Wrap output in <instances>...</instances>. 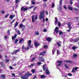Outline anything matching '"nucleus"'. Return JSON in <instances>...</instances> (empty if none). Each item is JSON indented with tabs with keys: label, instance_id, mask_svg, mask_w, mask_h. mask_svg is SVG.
<instances>
[{
	"label": "nucleus",
	"instance_id": "nucleus-3",
	"mask_svg": "<svg viewBox=\"0 0 79 79\" xmlns=\"http://www.w3.org/2000/svg\"><path fill=\"white\" fill-rule=\"evenodd\" d=\"M45 12L44 11H43L41 12H40V15L39 16V19H41L43 18V22L44 23L45 22V19H44V14Z\"/></svg>",
	"mask_w": 79,
	"mask_h": 79
},
{
	"label": "nucleus",
	"instance_id": "nucleus-9",
	"mask_svg": "<svg viewBox=\"0 0 79 79\" xmlns=\"http://www.w3.org/2000/svg\"><path fill=\"white\" fill-rule=\"evenodd\" d=\"M34 45L36 48H37V47H39L40 45V44L38 42H36L34 43Z\"/></svg>",
	"mask_w": 79,
	"mask_h": 79
},
{
	"label": "nucleus",
	"instance_id": "nucleus-22",
	"mask_svg": "<svg viewBox=\"0 0 79 79\" xmlns=\"http://www.w3.org/2000/svg\"><path fill=\"white\" fill-rule=\"evenodd\" d=\"M79 40L77 38H75L73 40V42H77Z\"/></svg>",
	"mask_w": 79,
	"mask_h": 79
},
{
	"label": "nucleus",
	"instance_id": "nucleus-20",
	"mask_svg": "<svg viewBox=\"0 0 79 79\" xmlns=\"http://www.w3.org/2000/svg\"><path fill=\"white\" fill-rule=\"evenodd\" d=\"M1 77L2 79H4L5 78V75L4 74L1 75Z\"/></svg>",
	"mask_w": 79,
	"mask_h": 79
},
{
	"label": "nucleus",
	"instance_id": "nucleus-59",
	"mask_svg": "<svg viewBox=\"0 0 79 79\" xmlns=\"http://www.w3.org/2000/svg\"><path fill=\"white\" fill-rule=\"evenodd\" d=\"M15 32H18V30L17 29H15Z\"/></svg>",
	"mask_w": 79,
	"mask_h": 79
},
{
	"label": "nucleus",
	"instance_id": "nucleus-46",
	"mask_svg": "<svg viewBox=\"0 0 79 79\" xmlns=\"http://www.w3.org/2000/svg\"><path fill=\"white\" fill-rule=\"evenodd\" d=\"M70 3L71 4H73V1H72V0H71L70 1Z\"/></svg>",
	"mask_w": 79,
	"mask_h": 79
},
{
	"label": "nucleus",
	"instance_id": "nucleus-60",
	"mask_svg": "<svg viewBox=\"0 0 79 79\" xmlns=\"http://www.w3.org/2000/svg\"><path fill=\"white\" fill-rule=\"evenodd\" d=\"M5 62L6 63H8V62H9V60H5Z\"/></svg>",
	"mask_w": 79,
	"mask_h": 79
},
{
	"label": "nucleus",
	"instance_id": "nucleus-50",
	"mask_svg": "<svg viewBox=\"0 0 79 79\" xmlns=\"http://www.w3.org/2000/svg\"><path fill=\"white\" fill-rule=\"evenodd\" d=\"M7 34L8 35H10V31L8 30L7 31Z\"/></svg>",
	"mask_w": 79,
	"mask_h": 79
},
{
	"label": "nucleus",
	"instance_id": "nucleus-52",
	"mask_svg": "<svg viewBox=\"0 0 79 79\" xmlns=\"http://www.w3.org/2000/svg\"><path fill=\"white\" fill-rule=\"evenodd\" d=\"M19 2V0H16V3H17L18 2Z\"/></svg>",
	"mask_w": 79,
	"mask_h": 79
},
{
	"label": "nucleus",
	"instance_id": "nucleus-62",
	"mask_svg": "<svg viewBox=\"0 0 79 79\" xmlns=\"http://www.w3.org/2000/svg\"><path fill=\"white\" fill-rule=\"evenodd\" d=\"M37 77L35 75L34 77L33 78V79H35V78H36Z\"/></svg>",
	"mask_w": 79,
	"mask_h": 79
},
{
	"label": "nucleus",
	"instance_id": "nucleus-33",
	"mask_svg": "<svg viewBox=\"0 0 79 79\" xmlns=\"http://www.w3.org/2000/svg\"><path fill=\"white\" fill-rule=\"evenodd\" d=\"M57 44L59 47H61V44H60V43H57Z\"/></svg>",
	"mask_w": 79,
	"mask_h": 79
},
{
	"label": "nucleus",
	"instance_id": "nucleus-15",
	"mask_svg": "<svg viewBox=\"0 0 79 79\" xmlns=\"http://www.w3.org/2000/svg\"><path fill=\"white\" fill-rule=\"evenodd\" d=\"M1 67H2V68L5 67V64L3 62H1Z\"/></svg>",
	"mask_w": 79,
	"mask_h": 79
},
{
	"label": "nucleus",
	"instance_id": "nucleus-61",
	"mask_svg": "<svg viewBox=\"0 0 79 79\" xmlns=\"http://www.w3.org/2000/svg\"><path fill=\"white\" fill-rule=\"evenodd\" d=\"M59 51L58 50H57V54L58 55V54H59Z\"/></svg>",
	"mask_w": 79,
	"mask_h": 79
},
{
	"label": "nucleus",
	"instance_id": "nucleus-29",
	"mask_svg": "<svg viewBox=\"0 0 79 79\" xmlns=\"http://www.w3.org/2000/svg\"><path fill=\"white\" fill-rule=\"evenodd\" d=\"M68 9L70 10H73V7H68Z\"/></svg>",
	"mask_w": 79,
	"mask_h": 79
},
{
	"label": "nucleus",
	"instance_id": "nucleus-45",
	"mask_svg": "<svg viewBox=\"0 0 79 79\" xmlns=\"http://www.w3.org/2000/svg\"><path fill=\"white\" fill-rule=\"evenodd\" d=\"M58 26L59 27H60L61 26V23L59 22H58Z\"/></svg>",
	"mask_w": 79,
	"mask_h": 79
},
{
	"label": "nucleus",
	"instance_id": "nucleus-18",
	"mask_svg": "<svg viewBox=\"0 0 79 79\" xmlns=\"http://www.w3.org/2000/svg\"><path fill=\"white\" fill-rule=\"evenodd\" d=\"M46 52V51H44L43 52H42L40 53V55H42V56H43V55H45V53Z\"/></svg>",
	"mask_w": 79,
	"mask_h": 79
},
{
	"label": "nucleus",
	"instance_id": "nucleus-63",
	"mask_svg": "<svg viewBox=\"0 0 79 79\" xmlns=\"http://www.w3.org/2000/svg\"><path fill=\"white\" fill-rule=\"evenodd\" d=\"M47 30L46 29H44V32H47Z\"/></svg>",
	"mask_w": 79,
	"mask_h": 79
},
{
	"label": "nucleus",
	"instance_id": "nucleus-37",
	"mask_svg": "<svg viewBox=\"0 0 79 79\" xmlns=\"http://www.w3.org/2000/svg\"><path fill=\"white\" fill-rule=\"evenodd\" d=\"M79 17H75V19H76L77 20V21H78L79 20Z\"/></svg>",
	"mask_w": 79,
	"mask_h": 79
},
{
	"label": "nucleus",
	"instance_id": "nucleus-64",
	"mask_svg": "<svg viewBox=\"0 0 79 79\" xmlns=\"http://www.w3.org/2000/svg\"><path fill=\"white\" fill-rule=\"evenodd\" d=\"M77 69H78V68L77 67H76L75 68V70H76H76H77Z\"/></svg>",
	"mask_w": 79,
	"mask_h": 79
},
{
	"label": "nucleus",
	"instance_id": "nucleus-24",
	"mask_svg": "<svg viewBox=\"0 0 79 79\" xmlns=\"http://www.w3.org/2000/svg\"><path fill=\"white\" fill-rule=\"evenodd\" d=\"M35 34L36 35H39V31H35Z\"/></svg>",
	"mask_w": 79,
	"mask_h": 79
},
{
	"label": "nucleus",
	"instance_id": "nucleus-1",
	"mask_svg": "<svg viewBox=\"0 0 79 79\" xmlns=\"http://www.w3.org/2000/svg\"><path fill=\"white\" fill-rule=\"evenodd\" d=\"M32 74L28 73H26L24 76H22L21 78L22 79H28V76H32Z\"/></svg>",
	"mask_w": 79,
	"mask_h": 79
},
{
	"label": "nucleus",
	"instance_id": "nucleus-31",
	"mask_svg": "<svg viewBox=\"0 0 79 79\" xmlns=\"http://www.w3.org/2000/svg\"><path fill=\"white\" fill-rule=\"evenodd\" d=\"M17 32L18 35H21V32H20V31L18 30Z\"/></svg>",
	"mask_w": 79,
	"mask_h": 79
},
{
	"label": "nucleus",
	"instance_id": "nucleus-11",
	"mask_svg": "<svg viewBox=\"0 0 79 79\" xmlns=\"http://www.w3.org/2000/svg\"><path fill=\"white\" fill-rule=\"evenodd\" d=\"M55 25H56L58 23V19L57 18V17H55Z\"/></svg>",
	"mask_w": 79,
	"mask_h": 79
},
{
	"label": "nucleus",
	"instance_id": "nucleus-55",
	"mask_svg": "<svg viewBox=\"0 0 79 79\" xmlns=\"http://www.w3.org/2000/svg\"><path fill=\"white\" fill-rule=\"evenodd\" d=\"M8 38V36H5L4 37V38L6 39Z\"/></svg>",
	"mask_w": 79,
	"mask_h": 79
},
{
	"label": "nucleus",
	"instance_id": "nucleus-39",
	"mask_svg": "<svg viewBox=\"0 0 79 79\" xmlns=\"http://www.w3.org/2000/svg\"><path fill=\"white\" fill-rule=\"evenodd\" d=\"M55 6V4L54 3H52V7L53 8Z\"/></svg>",
	"mask_w": 79,
	"mask_h": 79
},
{
	"label": "nucleus",
	"instance_id": "nucleus-32",
	"mask_svg": "<svg viewBox=\"0 0 79 79\" xmlns=\"http://www.w3.org/2000/svg\"><path fill=\"white\" fill-rule=\"evenodd\" d=\"M62 0H60V2L59 3L60 5H62Z\"/></svg>",
	"mask_w": 79,
	"mask_h": 79
},
{
	"label": "nucleus",
	"instance_id": "nucleus-23",
	"mask_svg": "<svg viewBox=\"0 0 79 79\" xmlns=\"http://www.w3.org/2000/svg\"><path fill=\"white\" fill-rule=\"evenodd\" d=\"M32 21L33 23L35 22V20L34 19V15H33L32 16Z\"/></svg>",
	"mask_w": 79,
	"mask_h": 79
},
{
	"label": "nucleus",
	"instance_id": "nucleus-34",
	"mask_svg": "<svg viewBox=\"0 0 79 79\" xmlns=\"http://www.w3.org/2000/svg\"><path fill=\"white\" fill-rule=\"evenodd\" d=\"M44 48L47 49V48H48V46L47 45H45L44 46Z\"/></svg>",
	"mask_w": 79,
	"mask_h": 79
},
{
	"label": "nucleus",
	"instance_id": "nucleus-35",
	"mask_svg": "<svg viewBox=\"0 0 79 79\" xmlns=\"http://www.w3.org/2000/svg\"><path fill=\"white\" fill-rule=\"evenodd\" d=\"M28 47H30V48H33V47H32V46L31 45V44L28 45Z\"/></svg>",
	"mask_w": 79,
	"mask_h": 79
},
{
	"label": "nucleus",
	"instance_id": "nucleus-5",
	"mask_svg": "<svg viewBox=\"0 0 79 79\" xmlns=\"http://www.w3.org/2000/svg\"><path fill=\"white\" fill-rule=\"evenodd\" d=\"M19 51H20V49L14 50L13 51V52H12L11 53V54H12V55H15V54H16V53H17L19 52Z\"/></svg>",
	"mask_w": 79,
	"mask_h": 79
},
{
	"label": "nucleus",
	"instance_id": "nucleus-41",
	"mask_svg": "<svg viewBox=\"0 0 79 79\" xmlns=\"http://www.w3.org/2000/svg\"><path fill=\"white\" fill-rule=\"evenodd\" d=\"M62 34H63V32L61 31H59V35H62Z\"/></svg>",
	"mask_w": 79,
	"mask_h": 79
},
{
	"label": "nucleus",
	"instance_id": "nucleus-53",
	"mask_svg": "<svg viewBox=\"0 0 79 79\" xmlns=\"http://www.w3.org/2000/svg\"><path fill=\"white\" fill-rule=\"evenodd\" d=\"M61 63H62V61H58L57 62V63H60V64H61Z\"/></svg>",
	"mask_w": 79,
	"mask_h": 79
},
{
	"label": "nucleus",
	"instance_id": "nucleus-36",
	"mask_svg": "<svg viewBox=\"0 0 79 79\" xmlns=\"http://www.w3.org/2000/svg\"><path fill=\"white\" fill-rule=\"evenodd\" d=\"M16 21V19H14L13 20L12 22H11V24H13V23L14 22V21Z\"/></svg>",
	"mask_w": 79,
	"mask_h": 79
},
{
	"label": "nucleus",
	"instance_id": "nucleus-54",
	"mask_svg": "<svg viewBox=\"0 0 79 79\" xmlns=\"http://www.w3.org/2000/svg\"><path fill=\"white\" fill-rule=\"evenodd\" d=\"M9 68L10 69H13V67L11 66H10Z\"/></svg>",
	"mask_w": 79,
	"mask_h": 79
},
{
	"label": "nucleus",
	"instance_id": "nucleus-6",
	"mask_svg": "<svg viewBox=\"0 0 79 79\" xmlns=\"http://www.w3.org/2000/svg\"><path fill=\"white\" fill-rule=\"evenodd\" d=\"M71 22L69 23L68 24V28H69V29H70V30H68V31L69 32H70V30H71Z\"/></svg>",
	"mask_w": 79,
	"mask_h": 79
},
{
	"label": "nucleus",
	"instance_id": "nucleus-42",
	"mask_svg": "<svg viewBox=\"0 0 79 79\" xmlns=\"http://www.w3.org/2000/svg\"><path fill=\"white\" fill-rule=\"evenodd\" d=\"M76 47L75 46H74V47H73V48H72V49H73V50H76Z\"/></svg>",
	"mask_w": 79,
	"mask_h": 79
},
{
	"label": "nucleus",
	"instance_id": "nucleus-13",
	"mask_svg": "<svg viewBox=\"0 0 79 79\" xmlns=\"http://www.w3.org/2000/svg\"><path fill=\"white\" fill-rule=\"evenodd\" d=\"M21 10L22 11H26V10H27V7H25L24 8V7H22L21 8Z\"/></svg>",
	"mask_w": 79,
	"mask_h": 79
},
{
	"label": "nucleus",
	"instance_id": "nucleus-40",
	"mask_svg": "<svg viewBox=\"0 0 79 79\" xmlns=\"http://www.w3.org/2000/svg\"><path fill=\"white\" fill-rule=\"evenodd\" d=\"M31 72L33 73H35V70L32 69L31 70Z\"/></svg>",
	"mask_w": 79,
	"mask_h": 79
},
{
	"label": "nucleus",
	"instance_id": "nucleus-4",
	"mask_svg": "<svg viewBox=\"0 0 79 79\" xmlns=\"http://www.w3.org/2000/svg\"><path fill=\"white\" fill-rule=\"evenodd\" d=\"M29 47H27V48H25V47H24V46L23 45L22 50L23 51V52H24L26 50H29Z\"/></svg>",
	"mask_w": 79,
	"mask_h": 79
},
{
	"label": "nucleus",
	"instance_id": "nucleus-57",
	"mask_svg": "<svg viewBox=\"0 0 79 79\" xmlns=\"http://www.w3.org/2000/svg\"><path fill=\"white\" fill-rule=\"evenodd\" d=\"M12 75L13 76H14V77H15V73H12Z\"/></svg>",
	"mask_w": 79,
	"mask_h": 79
},
{
	"label": "nucleus",
	"instance_id": "nucleus-7",
	"mask_svg": "<svg viewBox=\"0 0 79 79\" xmlns=\"http://www.w3.org/2000/svg\"><path fill=\"white\" fill-rule=\"evenodd\" d=\"M19 27H23L22 29V31H24V29H25V26H24V25L22 24H20L19 26Z\"/></svg>",
	"mask_w": 79,
	"mask_h": 79
},
{
	"label": "nucleus",
	"instance_id": "nucleus-44",
	"mask_svg": "<svg viewBox=\"0 0 79 79\" xmlns=\"http://www.w3.org/2000/svg\"><path fill=\"white\" fill-rule=\"evenodd\" d=\"M65 66L66 68V69L69 68V67H68V66H67V64H65Z\"/></svg>",
	"mask_w": 79,
	"mask_h": 79
},
{
	"label": "nucleus",
	"instance_id": "nucleus-26",
	"mask_svg": "<svg viewBox=\"0 0 79 79\" xmlns=\"http://www.w3.org/2000/svg\"><path fill=\"white\" fill-rule=\"evenodd\" d=\"M18 22H16L15 24V25H14V27H16L17 26H18Z\"/></svg>",
	"mask_w": 79,
	"mask_h": 79
},
{
	"label": "nucleus",
	"instance_id": "nucleus-10",
	"mask_svg": "<svg viewBox=\"0 0 79 79\" xmlns=\"http://www.w3.org/2000/svg\"><path fill=\"white\" fill-rule=\"evenodd\" d=\"M58 29H59V27H56L54 30V31H55L56 34H58V33L59 32V31L58 30Z\"/></svg>",
	"mask_w": 79,
	"mask_h": 79
},
{
	"label": "nucleus",
	"instance_id": "nucleus-19",
	"mask_svg": "<svg viewBox=\"0 0 79 79\" xmlns=\"http://www.w3.org/2000/svg\"><path fill=\"white\" fill-rule=\"evenodd\" d=\"M14 18V16L13 15H11L10 17H9V18L10 19H11V20L13 19V18Z\"/></svg>",
	"mask_w": 79,
	"mask_h": 79
},
{
	"label": "nucleus",
	"instance_id": "nucleus-58",
	"mask_svg": "<svg viewBox=\"0 0 79 79\" xmlns=\"http://www.w3.org/2000/svg\"><path fill=\"white\" fill-rule=\"evenodd\" d=\"M64 8L65 10H67V9L66 8V6L64 5Z\"/></svg>",
	"mask_w": 79,
	"mask_h": 79
},
{
	"label": "nucleus",
	"instance_id": "nucleus-48",
	"mask_svg": "<svg viewBox=\"0 0 79 79\" xmlns=\"http://www.w3.org/2000/svg\"><path fill=\"white\" fill-rule=\"evenodd\" d=\"M35 60V58H33L31 59V61H34Z\"/></svg>",
	"mask_w": 79,
	"mask_h": 79
},
{
	"label": "nucleus",
	"instance_id": "nucleus-51",
	"mask_svg": "<svg viewBox=\"0 0 79 79\" xmlns=\"http://www.w3.org/2000/svg\"><path fill=\"white\" fill-rule=\"evenodd\" d=\"M31 3L33 5H34L35 4V2H34V0L33 1H31Z\"/></svg>",
	"mask_w": 79,
	"mask_h": 79
},
{
	"label": "nucleus",
	"instance_id": "nucleus-49",
	"mask_svg": "<svg viewBox=\"0 0 79 79\" xmlns=\"http://www.w3.org/2000/svg\"><path fill=\"white\" fill-rule=\"evenodd\" d=\"M77 56V54H73V56L74 57H76V56Z\"/></svg>",
	"mask_w": 79,
	"mask_h": 79
},
{
	"label": "nucleus",
	"instance_id": "nucleus-16",
	"mask_svg": "<svg viewBox=\"0 0 79 79\" xmlns=\"http://www.w3.org/2000/svg\"><path fill=\"white\" fill-rule=\"evenodd\" d=\"M58 9L59 10V11H61V5H60L58 7Z\"/></svg>",
	"mask_w": 79,
	"mask_h": 79
},
{
	"label": "nucleus",
	"instance_id": "nucleus-28",
	"mask_svg": "<svg viewBox=\"0 0 79 79\" xmlns=\"http://www.w3.org/2000/svg\"><path fill=\"white\" fill-rule=\"evenodd\" d=\"M9 16V14H7L4 17L5 18H6L7 17H8Z\"/></svg>",
	"mask_w": 79,
	"mask_h": 79
},
{
	"label": "nucleus",
	"instance_id": "nucleus-43",
	"mask_svg": "<svg viewBox=\"0 0 79 79\" xmlns=\"http://www.w3.org/2000/svg\"><path fill=\"white\" fill-rule=\"evenodd\" d=\"M74 68L73 69L72 72V73H74L75 72V70L74 69Z\"/></svg>",
	"mask_w": 79,
	"mask_h": 79
},
{
	"label": "nucleus",
	"instance_id": "nucleus-56",
	"mask_svg": "<svg viewBox=\"0 0 79 79\" xmlns=\"http://www.w3.org/2000/svg\"><path fill=\"white\" fill-rule=\"evenodd\" d=\"M37 19V15H36L35 16V19L36 20V19Z\"/></svg>",
	"mask_w": 79,
	"mask_h": 79
},
{
	"label": "nucleus",
	"instance_id": "nucleus-21",
	"mask_svg": "<svg viewBox=\"0 0 79 79\" xmlns=\"http://www.w3.org/2000/svg\"><path fill=\"white\" fill-rule=\"evenodd\" d=\"M56 50V49L54 48L52 50V55H54L55 54V52Z\"/></svg>",
	"mask_w": 79,
	"mask_h": 79
},
{
	"label": "nucleus",
	"instance_id": "nucleus-14",
	"mask_svg": "<svg viewBox=\"0 0 79 79\" xmlns=\"http://www.w3.org/2000/svg\"><path fill=\"white\" fill-rule=\"evenodd\" d=\"M46 40H47L48 42H51V40H52V38L50 37L47 38Z\"/></svg>",
	"mask_w": 79,
	"mask_h": 79
},
{
	"label": "nucleus",
	"instance_id": "nucleus-47",
	"mask_svg": "<svg viewBox=\"0 0 79 79\" xmlns=\"http://www.w3.org/2000/svg\"><path fill=\"white\" fill-rule=\"evenodd\" d=\"M42 64V63L40 62H39L37 63L38 65H40V64Z\"/></svg>",
	"mask_w": 79,
	"mask_h": 79
},
{
	"label": "nucleus",
	"instance_id": "nucleus-12",
	"mask_svg": "<svg viewBox=\"0 0 79 79\" xmlns=\"http://www.w3.org/2000/svg\"><path fill=\"white\" fill-rule=\"evenodd\" d=\"M24 40L23 38L21 39L20 40L19 43V44H21L22 43H23L24 42Z\"/></svg>",
	"mask_w": 79,
	"mask_h": 79
},
{
	"label": "nucleus",
	"instance_id": "nucleus-8",
	"mask_svg": "<svg viewBox=\"0 0 79 79\" xmlns=\"http://www.w3.org/2000/svg\"><path fill=\"white\" fill-rule=\"evenodd\" d=\"M39 60L41 61H44V58L42 56H40Z\"/></svg>",
	"mask_w": 79,
	"mask_h": 79
},
{
	"label": "nucleus",
	"instance_id": "nucleus-38",
	"mask_svg": "<svg viewBox=\"0 0 79 79\" xmlns=\"http://www.w3.org/2000/svg\"><path fill=\"white\" fill-rule=\"evenodd\" d=\"M68 75L69 76H72L73 75L71 73H69L68 74Z\"/></svg>",
	"mask_w": 79,
	"mask_h": 79
},
{
	"label": "nucleus",
	"instance_id": "nucleus-17",
	"mask_svg": "<svg viewBox=\"0 0 79 79\" xmlns=\"http://www.w3.org/2000/svg\"><path fill=\"white\" fill-rule=\"evenodd\" d=\"M40 77L41 79H45L46 77L44 75H40Z\"/></svg>",
	"mask_w": 79,
	"mask_h": 79
},
{
	"label": "nucleus",
	"instance_id": "nucleus-2",
	"mask_svg": "<svg viewBox=\"0 0 79 79\" xmlns=\"http://www.w3.org/2000/svg\"><path fill=\"white\" fill-rule=\"evenodd\" d=\"M45 65H46L45 64L43 65V71H44L46 70V74L49 75L50 74V72L48 69V67H45Z\"/></svg>",
	"mask_w": 79,
	"mask_h": 79
},
{
	"label": "nucleus",
	"instance_id": "nucleus-25",
	"mask_svg": "<svg viewBox=\"0 0 79 79\" xmlns=\"http://www.w3.org/2000/svg\"><path fill=\"white\" fill-rule=\"evenodd\" d=\"M1 13L2 14H5V11L4 10H2L1 11Z\"/></svg>",
	"mask_w": 79,
	"mask_h": 79
},
{
	"label": "nucleus",
	"instance_id": "nucleus-30",
	"mask_svg": "<svg viewBox=\"0 0 79 79\" xmlns=\"http://www.w3.org/2000/svg\"><path fill=\"white\" fill-rule=\"evenodd\" d=\"M18 42V39H16L15 40V44H17V43Z\"/></svg>",
	"mask_w": 79,
	"mask_h": 79
},
{
	"label": "nucleus",
	"instance_id": "nucleus-27",
	"mask_svg": "<svg viewBox=\"0 0 79 79\" xmlns=\"http://www.w3.org/2000/svg\"><path fill=\"white\" fill-rule=\"evenodd\" d=\"M27 43L28 44V45H31V40H29L28 41V42H27Z\"/></svg>",
	"mask_w": 79,
	"mask_h": 79
}]
</instances>
